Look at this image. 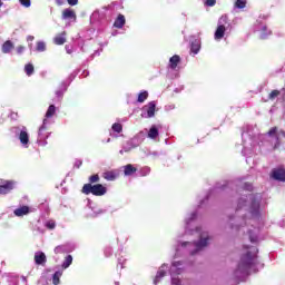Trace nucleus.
Here are the masks:
<instances>
[{"mask_svg": "<svg viewBox=\"0 0 285 285\" xmlns=\"http://www.w3.org/2000/svg\"><path fill=\"white\" fill-rule=\"evenodd\" d=\"M263 208L264 203H262V194H242L238 198L236 213L245 210L246 218H229L232 230H236L237 233L247 232L249 242H252V244H257V242H259V228L255 227V224L259 222Z\"/></svg>", "mask_w": 285, "mask_h": 285, "instance_id": "1", "label": "nucleus"}, {"mask_svg": "<svg viewBox=\"0 0 285 285\" xmlns=\"http://www.w3.org/2000/svg\"><path fill=\"white\" fill-rule=\"evenodd\" d=\"M197 218V212L194 210L190 214H187L185 218V235H197L199 239L197 242H181L177 239L175 245V257L184 255V253H189V255H197L199 250L206 248L210 242V235L204 229V227H195L193 229V224Z\"/></svg>", "mask_w": 285, "mask_h": 285, "instance_id": "2", "label": "nucleus"}, {"mask_svg": "<svg viewBox=\"0 0 285 285\" xmlns=\"http://www.w3.org/2000/svg\"><path fill=\"white\" fill-rule=\"evenodd\" d=\"M248 250L245 255L242 256L237 268L234 271V277L236 279H244V277H247V275H250V273H256V264H257V247H247Z\"/></svg>", "mask_w": 285, "mask_h": 285, "instance_id": "3", "label": "nucleus"}, {"mask_svg": "<svg viewBox=\"0 0 285 285\" xmlns=\"http://www.w3.org/2000/svg\"><path fill=\"white\" fill-rule=\"evenodd\" d=\"M266 137L265 135H258V136H252L250 131H244L242 134L243 139V150L242 155L244 157H248L255 153H257V149L262 148V145H259V139H264Z\"/></svg>", "mask_w": 285, "mask_h": 285, "instance_id": "4", "label": "nucleus"}, {"mask_svg": "<svg viewBox=\"0 0 285 285\" xmlns=\"http://www.w3.org/2000/svg\"><path fill=\"white\" fill-rule=\"evenodd\" d=\"M230 30H233V23H230V19L228 16L224 14L218 19L217 28L214 32L215 41H222L226 35H229Z\"/></svg>", "mask_w": 285, "mask_h": 285, "instance_id": "5", "label": "nucleus"}, {"mask_svg": "<svg viewBox=\"0 0 285 285\" xmlns=\"http://www.w3.org/2000/svg\"><path fill=\"white\" fill-rule=\"evenodd\" d=\"M146 137V132L139 131L134 138L128 140L122 149H120L119 154L124 155V153H130V150H135V148H139L141 146L144 138Z\"/></svg>", "mask_w": 285, "mask_h": 285, "instance_id": "6", "label": "nucleus"}, {"mask_svg": "<svg viewBox=\"0 0 285 285\" xmlns=\"http://www.w3.org/2000/svg\"><path fill=\"white\" fill-rule=\"evenodd\" d=\"M180 63L181 57H179V55H174L169 58V62L167 65L169 79H178Z\"/></svg>", "mask_w": 285, "mask_h": 285, "instance_id": "7", "label": "nucleus"}, {"mask_svg": "<svg viewBox=\"0 0 285 285\" xmlns=\"http://www.w3.org/2000/svg\"><path fill=\"white\" fill-rule=\"evenodd\" d=\"M51 121L48 119L42 120V125L38 129V138L37 144L38 146H48V137H50V131L48 128L50 127Z\"/></svg>", "mask_w": 285, "mask_h": 285, "instance_id": "8", "label": "nucleus"}, {"mask_svg": "<svg viewBox=\"0 0 285 285\" xmlns=\"http://www.w3.org/2000/svg\"><path fill=\"white\" fill-rule=\"evenodd\" d=\"M83 195H95L96 197H102L107 193V189L104 185L97 184H85L82 187Z\"/></svg>", "mask_w": 285, "mask_h": 285, "instance_id": "9", "label": "nucleus"}, {"mask_svg": "<svg viewBox=\"0 0 285 285\" xmlns=\"http://www.w3.org/2000/svg\"><path fill=\"white\" fill-rule=\"evenodd\" d=\"M253 31L257 32L259 39H268V37L273 35V31L268 29V26H266V22H264L262 19L256 20L253 26Z\"/></svg>", "mask_w": 285, "mask_h": 285, "instance_id": "10", "label": "nucleus"}, {"mask_svg": "<svg viewBox=\"0 0 285 285\" xmlns=\"http://www.w3.org/2000/svg\"><path fill=\"white\" fill-rule=\"evenodd\" d=\"M17 186V180L0 178V195H10Z\"/></svg>", "mask_w": 285, "mask_h": 285, "instance_id": "11", "label": "nucleus"}, {"mask_svg": "<svg viewBox=\"0 0 285 285\" xmlns=\"http://www.w3.org/2000/svg\"><path fill=\"white\" fill-rule=\"evenodd\" d=\"M155 110H157V104L150 101L141 108L140 117H142V119H151V117H155Z\"/></svg>", "mask_w": 285, "mask_h": 285, "instance_id": "12", "label": "nucleus"}, {"mask_svg": "<svg viewBox=\"0 0 285 285\" xmlns=\"http://www.w3.org/2000/svg\"><path fill=\"white\" fill-rule=\"evenodd\" d=\"M17 137L20 141L21 148H30V134H28V129L22 127L20 132L17 134Z\"/></svg>", "mask_w": 285, "mask_h": 285, "instance_id": "13", "label": "nucleus"}, {"mask_svg": "<svg viewBox=\"0 0 285 285\" xmlns=\"http://www.w3.org/2000/svg\"><path fill=\"white\" fill-rule=\"evenodd\" d=\"M271 179H274L275 181H285V168L276 167L272 169Z\"/></svg>", "mask_w": 285, "mask_h": 285, "instance_id": "14", "label": "nucleus"}, {"mask_svg": "<svg viewBox=\"0 0 285 285\" xmlns=\"http://www.w3.org/2000/svg\"><path fill=\"white\" fill-rule=\"evenodd\" d=\"M72 250H75V245L67 243V244L58 245L57 247H55L53 253L56 255H63L66 253H72Z\"/></svg>", "mask_w": 285, "mask_h": 285, "instance_id": "15", "label": "nucleus"}, {"mask_svg": "<svg viewBox=\"0 0 285 285\" xmlns=\"http://www.w3.org/2000/svg\"><path fill=\"white\" fill-rule=\"evenodd\" d=\"M33 262L37 266H46L48 257L46 256V253L38 250L35 253Z\"/></svg>", "mask_w": 285, "mask_h": 285, "instance_id": "16", "label": "nucleus"}, {"mask_svg": "<svg viewBox=\"0 0 285 285\" xmlns=\"http://www.w3.org/2000/svg\"><path fill=\"white\" fill-rule=\"evenodd\" d=\"M168 264H163L157 274H156V277L154 279V284L157 285L159 282H161V279H164V277H166V273L168 272Z\"/></svg>", "mask_w": 285, "mask_h": 285, "instance_id": "17", "label": "nucleus"}, {"mask_svg": "<svg viewBox=\"0 0 285 285\" xmlns=\"http://www.w3.org/2000/svg\"><path fill=\"white\" fill-rule=\"evenodd\" d=\"M267 135H268V137L276 136V144H275L274 148H277L279 146V137L285 138V131L284 130L277 131V127H273L272 129H269Z\"/></svg>", "mask_w": 285, "mask_h": 285, "instance_id": "18", "label": "nucleus"}, {"mask_svg": "<svg viewBox=\"0 0 285 285\" xmlns=\"http://www.w3.org/2000/svg\"><path fill=\"white\" fill-rule=\"evenodd\" d=\"M104 210L99 209L97 207H92V203L88 204L87 208V217H99V215H102Z\"/></svg>", "mask_w": 285, "mask_h": 285, "instance_id": "19", "label": "nucleus"}, {"mask_svg": "<svg viewBox=\"0 0 285 285\" xmlns=\"http://www.w3.org/2000/svg\"><path fill=\"white\" fill-rule=\"evenodd\" d=\"M102 177H104V179H106V181H115V179H117V177H119V171L108 170L102 174Z\"/></svg>", "mask_w": 285, "mask_h": 285, "instance_id": "20", "label": "nucleus"}, {"mask_svg": "<svg viewBox=\"0 0 285 285\" xmlns=\"http://www.w3.org/2000/svg\"><path fill=\"white\" fill-rule=\"evenodd\" d=\"M68 90V82L63 81L60 83L59 88L56 90L57 99H63V95Z\"/></svg>", "mask_w": 285, "mask_h": 285, "instance_id": "21", "label": "nucleus"}, {"mask_svg": "<svg viewBox=\"0 0 285 285\" xmlns=\"http://www.w3.org/2000/svg\"><path fill=\"white\" fill-rule=\"evenodd\" d=\"M1 50L3 55H10L14 50V43L11 40H7L3 42Z\"/></svg>", "mask_w": 285, "mask_h": 285, "instance_id": "22", "label": "nucleus"}, {"mask_svg": "<svg viewBox=\"0 0 285 285\" xmlns=\"http://www.w3.org/2000/svg\"><path fill=\"white\" fill-rule=\"evenodd\" d=\"M147 137L149 139H153L154 141L157 139V137H159V128L157 127V125H153L148 132H147Z\"/></svg>", "mask_w": 285, "mask_h": 285, "instance_id": "23", "label": "nucleus"}, {"mask_svg": "<svg viewBox=\"0 0 285 285\" xmlns=\"http://www.w3.org/2000/svg\"><path fill=\"white\" fill-rule=\"evenodd\" d=\"M122 170H124L125 177H130L135 175V173H137V167H135V165L132 164H128L122 167Z\"/></svg>", "mask_w": 285, "mask_h": 285, "instance_id": "24", "label": "nucleus"}, {"mask_svg": "<svg viewBox=\"0 0 285 285\" xmlns=\"http://www.w3.org/2000/svg\"><path fill=\"white\" fill-rule=\"evenodd\" d=\"M62 19H65V20L72 19V21H77V13H75V11L72 9H65L62 11Z\"/></svg>", "mask_w": 285, "mask_h": 285, "instance_id": "25", "label": "nucleus"}, {"mask_svg": "<svg viewBox=\"0 0 285 285\" xmlns=\"http://www.w3.org/2000/svg\"><path fill=\"white\" fill-rule=\"evenodd\" d=\"M55 115H57V107L55 105H50L46 111L45 119H47V121H50V119H52Z\"/></svg>", "mask_w": 285, "mask_h": 285, "instance_id": "26", "label": "nucleus"}, {"mask_svg": "<svg viewBox=\"0 0 285 285\" xmlns=\"http://www.w3.org/2000/svg\"><path fill=\"white\" fill-rule=\"evenodd\" d=\"M124 26H126V17H124V14H119L114 22V28L121 29Z\"/></svg>", "mask_w": 285, "mask_h": 285, "instance_id": "27", "label": "nucleus"}, {"mask_svg": "<svg viewBox=\"0 0 285 285\" xmlns=\"http://www.w3.org/2000/svg\"><path fill=\"white\" fill-rule=\"evenodd\" d=\"M53 43L56 46H63V43H66V31H63L62 33L57 35L53 38Z\"/></svg>", "mask_w": 285, "mask_h": 285, "instance_id": "28", "label": "nucleus"}, {"mask_svg": "<svg viewBox=\"0 0 285 285\" xmlns=\"http://www.w3.org/2000/svg\"><path fill=\"white\" fill-rule=\"evenodd\" d=\"M199 50H202V43L199 42V40H195L194 42H191L190 45V52L191 55H199Z\"/></svg>", "mask_w": 285, "mask_h": 285, "instance_id": "29", "label": "nucleus"}, {"mask_svg": "<svg viewBox=\"0 0 285 285\" xmlns=\"http://www.w3.org/2000/svg\"><path fill=\"white\" fill-rule=\"evenodd\" d=\"M28 213H30V208L28 206H22L13 212L16 217H23V215H28Z\"/></svg>", "mask_w": 285, "mask_h": 285, "instance_id": "30", "label": "nucleus"}, {"mask_svg": "<svg viewBox=\"0 0 285 285\" xmlns=\"http://www.w3.org/2000/svg\"><path fill=\"white\" fill-rule=\"evenodd\" d=\"M101 19H104V12L99 10L94 11L90 17L91 23H97V21H101Z\"/></svg>", "mask_w": 285, "mask_h": 285, "instance_id": "31", "label": "nucleus"}, {"mask_svg": "<svg viewBox=\"0 0 285 285\" xmlns=\"http://www.w3.org/2000/svg\"><path fill=\"white\" fill-rule=\"evenodd\" d=\"M71 265H72V255H67L65 257V261L61 264V268L62 271H66L67 268H70Z\"/></svg>", "mask_w": 285, "mask_h": 285, "instance_id": "32", "label": "nucleus"}, {"mask_svg": "<svg viewBox=\"0 0 285 285\" xmlns=\"http://www.w3.org/2000/svg\"><path fill=\"white\" fill-rule=\"evenodd\" d=\"M63 275V271H57L55 272V274L52 275V284L53 285H59L61 284V276Z\"/></svg>", "mask_w": 285, "mask_h": 285, "instance_id": "33", "label": "nucleus"}, {"mask_svg": "<svg viewBox=\"0 0 285 285\" xmlns=\"http://www.w3.org/2000/svg\"><path fill=\"white\" fill-rule=\"evenodd\" d=\"M150 167L144 166L137 169V173L139 177H148V175H150Z\"/></svg>", "mask_w": 285, "mask_h": 285, "instance_id": "34", "label": "nucleus"}, {"mask_svg": "<svg viewBox=\"0 0 285 285\" xmlns=\"http://www.w3.org/2000/svg\"><path fill=\"white\" fill-rule=\"evenodd\" d=\"M246 3H248L247 0H235L234 8H236V10H244Z\"/></svg>", "mask_w": 285, "mask_h": 285, "instance_id": "35", "label": "nucleus"}, {"mask_svg": "<svg viewBox=\"0 0 285 285\" xmlns=\"http://www.w3.org/2000/svg\"><path fill=\"white\" fill-rule=\"evenodd\" d=\"M24 72L27 77H32V75H35V66L32 63H27L24 66Z\"/></svg>", "mask_w": 285, "mask_h": 285, "instance_id": "36", "label": "nucleus"}, {"mask_svg": "<svg viewBox=\"0 0 285 285\" xmlns=\"http://www.w3.org/2000/svg\"><path fill=\"white\" fill-rule=\"evenodd\" d=\"M111 132H117V135H119L120 132H124V126L119 122H115L111 126Z\"/></svg>", "mask_w": 285, "mask_h": 285, "instance_id": "37", "label": "nucleus"}, {"mask_svg": "<svg viewBox=\"0 0 285 285\" xmlns=\"http://www.w3.org/2000/svg\"><path fill=\"white\" fill-rule=\"evenodd\" d=\"M146 99H148V91H141L139 95H138V104H144V101H146Z\"/></svg>", "mask_w": 285, "mask_h": 285, "instance_id": "38", "label": "nucleus"}, {"mask_svg": "<svg viewBox=\"0 0 285 285\" xmlns=\"http://www.w3.org/2000/svg\"><path fill=\"white\" fill-rule=\"evenodd\" d=\"M45 226L48 228V230H55V228H57V223L52 219H49L45 223Z\"/></svg>", "mask_w": 285, "mask_h": 285, "instance_id": "39", "label": "nucleus"}, {"mask_svg": "<svg viewBox=\"0 0 285 285\" xmlns=\"http://www.w3.org/2000/svg\"><path fill=\"white\" fill-rule=\"evenodd\" d=\"M36 50L37 52H46V43L43 41H38Z\"/></svg>", "mask_w": 285, "mask_h": 285, "instance_id": "40", "label": "nucleus"}, {"mask_svg": "<svg viewBox=\"0 0 285 285\" xmlns=\"http://www.w3.org/2000/svg\"><path fill=\"white\" fill-rule=\"evenodd\" d=\"M142 151H144V154H145V157H150V156H153V157H159V153H157V151H150V150H146V149H142Z\"/></svg>", "mask_w": 285, "mask_h": 285, "instance_id": "41", "label": "nucleus"}, {"mask_svg": "<svg viewBox=\"0 0 285 285\" xmlns=\"http://www.w3.org/2000/svg\"><path fill=\"white\" fill-rule=\"evenodd\" d=\"M19 3L22 6V8H30V6H32L31 0H19Z\"/></svg>", "mask_w": 285, "mask_h": 285, "instance_id": "42", "label": "nucleus"}, {"mask_svg": "<svg viewBox=\"0 0 285 285\" xmlns=\"http://www.w3.org/2000/svg\"><path fill=\"white\" fill-rule=\"evenodd\" d=\"M90 184H97L99 181V175H92L89 177Z\"/></svg>", "mask_w": 285, "mask_h": 285, "instance_id": "43", "label": "nucleus"}, {"mask_svg": "<svg viewBox=\"0 0 285 285\" xmlns=\"http://www.w3.org/2000/svg\"><path fill=\"white\" fill-rule=\"evenodd\" d=\"M83 161L81 159H76L73 164V168H81Z\"/></svg>", "mask_w": 285, "mask_h": 285, "instance_id": "44", "label": "nucleus"}, {"mask_svg": "<svg viewBox=\"0 0 285 285\" xmlns=\"http://www.w3.org/2000/svg\"><path fill=\"white\" fill-rule=\"evenodd\" d=\"M279 96V91L278 90H273L271 94H269V99H275L276 97Z\"/></svg>", "mask_w": 285, "mask_h": 285, "instance_id": "45", "label": "nucleus"}, {"mask_svg": "<svg viewBox=\"0 0 285 285\" xmlns=\"http://www.w3.org/2000/svg\"><path fill=\"white\" fill-rule=\"evenodd\" d=\"M215 3H217V0H206V6H208L209 8H213Z\"/></svg>", "mask_w": 285, "mask_h": 285, "instance_id": "46", "label": "nucleus"}, {"mask_svg": "<svg viewBox=\"0 0 285 285\" xmlns=\"http://www.w3.org/2000/svg\"><path fill=\"white\" fill-rule=\"evenodd\" d=\"M165 110H166L167 112H170V110H175V105L171 104V105L165 106Z\"/></svg>", "mask_w": 285, "mask_h": 285, "instance_id": "47", "label": "nucleus"}, {"mask_svg": "<svg viewBox=\"0 0 285 285\" xmlns=\"http://www.w3.org/2000/svg\"><path fill=\"white\" fill-rule=\"evenodd\" d=\"M244 190H248V191L253 190V185L248 184V183H245L244 184Z\"/></svg>", "mask_w": 285, "mask_h": 285, "instance_id": "48", "label": "nucleus"}, {"mask_svg": "<svg viewBox=\"0 0 285 285\" xmlns=\"http://www.w3.org/2000/svg\"><path fill=\"white\" fill-rule=\"evenodd\" d=\"M24 50H26V47H23V46H19V47L17 48L18 55H23Z\"/></svg>", "mask_w": 285, "mask_h": 285, "instance_id": "49", "label": "nucleus"}, {"mask_svg": "<svg viewBox=\"0 0 285 285\" xmlns=\"http://www.w3.org/2000/svg\"><path fill=\"white\" fill-rule=\"evenodd\" d=\"M65 49L67 55H72V47H70V45H66Z\"/></svg>", "mask_w": 285, "mask_h": 285, "instance_id": "50", "label": "nucleus"}, {"mask_svg": "<svg viewBox=\"0 0 285 285\" xmlns=\"http://www.w3.org/2000/svg\"><path fill=\"white\" fill-rule=\"evenodd\" d=\"M67 2L69 3V6H77V3H79V0H67Z\"/></svg>", "mask_w": 285, "mask_h": 285, "instance_id": "51", "label": "nucleus"}, {"mask_svg": "<svg viewBox=\"0 0 285 285\" xmlns=\"http://www.w3.org/2000/svg\"><path fill=\"white\" fill-rule=\"evenodd\" d=\"M105 255H106L107 257H110V256L112 255V249H111V248H107V249L105 250Z\"/></svg>", "mask_w": 285, "mask_h": 285, "instance_id": "52", "label": "nucleus"}, {"mask_svg": "<svg viewBox=\"0 0 285 285\" xmlns=\"http://www.w3.org/2000/svg\"><path fill=\"white\" fill-rule=\"evenodd\" d=\"M181 90H184V86H179V87L175 88L174 92L179 94V92H181Z\"/></svg>", "mask_w": 285, "mask_h": 285, "instance_id": "53", "label": "nucleus"}, {"mask_svg": "<svg viewBox=\"0 0 285 285\" xmlns=\"http://www.w3.org/2000/svg\"><path fill=\"white\" fill-rule=\"evenodd\" d=\"M27 41H35V36H28Z\"/></svg>", "mask_w": 285, "mask_h": 285, "instance_id": "54", "label": "nucleus"}, {"mask_svg": "<svg viewBox=\"0 0 285 285\" xmlns=\"http://www.w3.org/2000/svg\"><path fill=\"white\" fill-rule=\"evenodd\" d=\"M110 137H118L117 134H114L112 131H110Z\"/></svg>", "mask_w": 285, "mask_h": 285, "instance_id": "55", "label": "nucleus"}, {"mask_svg": "<svg viewBox=\"0 0 285 285\" xmlns=\"http://www.w3.org/2000/svg\"><path fill=\"white\" fill-rule=\"evenodd\" d=\"M110 141H111V139H110V138H108V139L106 140V144H110Z\"/></svg>", "mask_w": 285, "mask_h": 285, "instance_id": "56", "label": "nucleus"}, {"mask_svg": "<svg viewBox=\"0 0 285 285\" xmlns=\"http://www.w3.org/2000/svg\"><path fill=\"white\" fill-rule=\"evenodd\" d=\"M111 35H112V37H117V32H112Z\"/></svg>", "mask_w": 285, "mask_h": 285, "instance_id": "57", "label": "nucleus"}, {"mask_svg": "<svg viewBox=\"0 0 285 285\" xmlns=\"http://www.w3.org/2000/svg\"><path fill=\"white\" fill-rule=\"evenodd\" d=\"M94 55H98V56H99V55H100V52H99V51H96Z\"/></svg>", "mask_w": 285, "mask_h": 285, "instance_id": "58", "label": "nucleus"}, {"mask_svg": "<svg viewBox=\"0 0 285 285\" xmlns=\"http://www.w3.org/2000/svg\"><path fill=\"white\" fill-rule=\"evenodd\" d=\"M1 6H3V2L0 0V8H1Z\"/></svg>", "mask_w": 285, "mask_h": 285, "instance_id": "59", "label": "nucleus"}, {"mask_svg": "<svg viewBox=\"0 0 285 285\" xmlns=\"http://www.w3.org/2000/svg\"><path fill=\"white\" fill-rule=\"evenodd\" d=\"M203 204H204V200H202V203H200V205H199V206H203Z\"/></svg>", "mask_w": 285, "mask_h": 285, "instance_id": "60", "label": "nucleus"}, {"mask_svg": "<svg viewBox=\"0 0 285 285\" xmlns=\"http://www.w3.org/2000/svg\"><path fill=\"white\" fill-rule=\"evenodd\" d=\"M115 284H116V285H119V282H116Z\"/></svg>", "mask_w": 285, "mask_h": 285, "instance_id": "61", "label": "nucleus"}, {"mask_svg": "<svg viewBox=\"0 0 285 285\" xmlns=\"http://www.w3.org/2000/svg\"><path fill=\"white\" fill-rule=\"evenodd\" d=\"M119 264H121V259H119Z\"/></svg>", "mask_w": 285, "mask_h": 285, "instance_id": "62", "label": "nucleus"}, {"mask_svg": "<svg viewBox=\"0 0 285 285\" xmlns=\"http://www.w3.org/2000/svg\"><path fill=\"white\" fill-rule=\"evenodd\" d=\"M122 121H126V119H122Z\"/></svg>", "mask_w": 285, "mask_h": 285, "instance_id": "63", "label": "nucleus"}]
</instances>
